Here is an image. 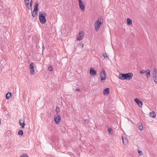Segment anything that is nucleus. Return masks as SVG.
I'll use <instances>...</instances> for the list:
<instances>
[{
    "label": "nucleus",
    "instance_id": "obj_18",
    "mask_svg": "<svg viewBox=\"0 0 157 157\" xmlns=\"http://www.w3.org/2000/svg\"><path fill=\"white\" fill-rule=\"evenodd\" d=\"M22 119H20L19 120V123L21 126L22 128H24V126L25 125V124L24 123V122H23L22 123L21 122V121H22Z\"/></svg>",
    "mask_w": 157,
    "mask_h": 157
},
{
    "label": "nucleus",
    "instance_id": "obj_34",
    "mask_svg": "<svg viewBox=\"0 0 157 157\" xmlns=\"http://www.w3.org/2000/svg\"><path fill=\"white\" fill-rule=\"evenodd\" d=\"M76 90L77 91H79L80 90V89H76V90Z\"/></svg>",
    "mask_w": 157,
    "mask_h": 157
},
{
    "label": "nucleus",
    "instance_id": "obj_15",
    "mask_svg": "<svg viewBox=\"0 0 157 157\" xmlns=\"http://www.w3.org/2000/svg\"><path fill=\"white\" fill-rule=\"evenodd\" d=\"M109 88H107L104 90L103 94L105 95H107L109 94Z\"/></svg>",
    "mask_w": 157,
    "mask_h": 157
},
{
    "label": "nucleus",
    "instance_id": "obj_13",
    "mask_svg": "<svg viewBox=\"0 0 157 157\" xmlns=\"http://www.w3.org/2000/svg\"><path fill=\"white\" fill-rule=\"evenodd\" d=\"M138 128L140 130H142L143 129V125L140 122L138 123L137 124Z\"/></svg>",
    "mask_w": 157,
    "mask_h": 157
},
{
    "label": "nucleus",
    "instance_id": "obj_20",
    "mask_svg": "<svg viewBox=\"0 0 157 157\" xmlns=\"http://www.w3.org/2000/svg\"><path fill=\"white\" fill-rule=\"evenodd\" d=\"M6 134L8 137H9L11 135V131L8 130L6 133Z\"/></svg>",
    "mask_w": 157,
    "mask_h": 157
},
{
    "label": "nucleus",
    "instance_id": "obj_27",
    "mask_svg": "<svg viewBox=\"0 0 157 157\" xmlns=\"http://www.w3.org/2000/svg\"><path fill=\"white\" fill-rule=\"evenodd\" d=\"M103 56L104 57V58H106L109 59L108 56H107V54L106 53L103 54Z\"/></svg>",
    "mask_w": 157,
    "mask_h": 157
},
{
    "label": "nucleus",
    "instance_id": "obj_33",
    "mask_svg": "<svg viewBox=\"0 0 157 157\" xmlns=\"http://www.w3.org/2000/svg\"><path fill=\"white\" fill-rule=\"evenodd\" d=\"M85 122L86 123H87L88 122V120H85Z\"/></svg>",
    "mask_w": 157,
    "mask_h": 157
},
{
    "label": "nucleus",
    "instance_id": "obj_6",
    "mask_svg": "<svg viewBox=\"0 0 157 157\" xmlns=\"http://www.w3.org/2000/svg\"><path fill=\"white\" fill-rule=\"evenodd\" d=\"M54 119L55 123L56 124H58L61 120V117L58 114L54 115Z\"/></svg>",
    "mask_w": 157,
    "mask_h": 157
},
{
    "label": "nucleus",
    "instance_id": "obj_12",
    "mask_svg": "<svg viewBox=\"0 0 157 157\" xmlns=\"http://www.w3.org/2000/svg\"><path fill=\"white\" fill-rule=\"evenodd\" d=\"M90 74L91 75H96V72L92 68H91L90 70Z\"/></svg>",
    "mask_w": 157,
    "mask_h": 157
},
{
    "label": "nucleus",
    "instance_id": "obj_23",
    "mask_svg": "<svg viewBox=\"0 0 157 157\" xmlns=\"http://www.w3.org/2000/svg\"><path fill=\"white\" fill-rule=\"evenodd\" d=\"M108 131L109 134L110 135H111L113 133V131L112 129L110 128H108Z\"/></svg>",
    "mask_w": 157,
    "mask_h": 157
},
{
    "label": "nucleus",
    "instance_id": "obj_31",
    "mask_svg": "<svg viewBox=\"0 0 157 157\" xmlns=\"http://www.w3.org/2000/svg\"><path fill=\"white\" fill-rule=\"evenodd\" d=\"M48 70L50 71H52V67H49L48 68Z\"/></svg>",
    "mask_w": 157,
    "mask_h": 157
},
{
    "label": "nucleus",
    "instance_id": "obj_9",
    "mask_svg": "<svg viewBox=\"0 0 157 157\" xmlns=\"http://www.w3.org/2000/svg\"><path fill=\"white\" fill-rule=\"evenodd\" d=\"M29 68L30 69V73L32 75L34 74V64L33 63H31L29 65Z\"/></svg>",
    "mask_w": 157,
    "mask_h": 157
},
{
    "label": "nucleus",
    "instance_id": "obj_16",
    "mask_svg": "<svg viewBox=\"0 0 157 157\" xmlns=\"http://www.w3.org/2000/svg\"><path fill=\"white\" fill-rule=\"evenodd\" d=\"M122 139L123 142L125 145H127L128 144V140L126 139H124L123 136H122Z\"/></svg>",
    "mask_w": 157,
    "mask_h": 157
},
{
    "label": "nucleus",
    "instance_id": "obj_7",
    "mask_svg": "<svg viewBox=\"0 0 157 157\" xmlns=\"http://www.w3.org/2000/svg\"><path fill=\"white\" fill-rule=\"evenodd\" d=\"M100 78L101 80V82L102 83L103 82L102 81L105 80L106 78V75L105 74L104 71L103 70L101 71L100 73Z\"/></svg>",
    "mask_w": 157,
    "mask_h": 157
},
{
    "label": "nucleus",
    "instance_id": "obj_5",
    "mask_svg": "<svg viewBox=\"0 0 157 157\" xmlns=\"http://www.w3.org/2000/svg\"><path fill=\"white\" fill-rule=\"evenodd\" d=\"M38 7V4L37 2H36L35 4V6L33 9V12L32 13V16L33 17H35L37 15Z\"/></svg>",
    "mask_w": 157,
    "mask_h": 157
},
{
    "label": "nucleus",
    "instance_id": "obj_36",
    "mask_svg": "<svg viewBox=\"0 0 157 157\" xmlns=\"http://www.w3.org/2000/svg\"><path fill=\"white\" fill-rule=\"evenodd\" d=\"M1 124V120H0V124Z\"/></svg>",
    "mask_w": 157,
    "mask_h": 157
},
{
    "label": "nucleus",
    "instance_id": "obj_28",
    "mask_svg": "<svg viewBox=\"0 0 157 157\" xmlns=\"http://www.w3.org/2000/svg\"><path fill=\"white\" fill-rule=\"evenodd\" d=\"M20 157H29L26 154H22Z\"/></svg>",
    "mask_w": 157,
    "mask_h": 157
},
{
    "label": "nucleus",
    "instance_id": "obj_25",
    "mask_svg": "<svg viewBox=\"0 0 157 157\" xmlns=\"http://www.w3.org/2000/svg\"><path fill=\"white\" fill-rule=\"evenodd\" d=\"M23 131L22 130H20L18 132V134L22 136L23 135Z\"/></svg>",
    "mask_w": 157,
    "mask_h": 157
},
{
    "label": "nucleus",
    "instance_id": "obj_24",
    "mask_svg": "<svg viewBox=\"0 0 157 157\" xmlns=\"http://www.w3.org/2000/svg\"><path fill=\"white\" fill-rule=\"evenodd\" d=\"M153 80L154 82L157 84V76L153 77Z\"/></svg>",
    "mask_w": 157,
    "mask_h": 157
},
{
    "label": "nucleus",
    "instance_id": "obj_35",
    "mask_svg": "<svg viewBox=\"0 0 157 157\" xmlns=\"http://www.w3.org/2000/svg\"><path fill=\"white\" fill-rule=\"evenodd\" d=\"M43 47V48H44V46H43V47Z\"/></svg>",
    "mask_w": 157,
    "mask_h": 157
},
{
    "label": "nucleus",
    "instance_id": "obj_2",
    "mask_svg": "<svg viewBox=\"0 0 157 157\" xmlns=\"http://www.w3.org/2000/svg\"><path fill=\"white\" fill-rule=\"evenodd\" d=\"M103 18L102 16H101L98 18V20L95 21L94 24L95 30L98 31L100 26L103 23Z\"/></svg>",
    "mask_w": 157,
    "mask_h": 157
},
{
    "label": "nucleus",
    "instance_id": "obj_19",
    "mask_svg": "<svg viewBox=\"0 0 157 157\" xmlns=\"http://www.w3.org/2000/svg\"><path fill=\"white\" fill-rule=\"evenodd\" d=\"M149 116L153 118L155 117L156 116L155 113L154 111L151 112L149 114Z\"/></svg>",
    "mask_w": 157,
    "mask_h": 157
},
{
    "label": "nucleus",
    "instance_id": "obj_4",
    "mask_svg": "<svg viewBox=\"0 0 157 157\" xmlns=\"http://www.w3.org/2000/svg\"><path fill=\"white\" fill-rule=\"evenodd\" d=\"M26 6L29 9L32 10V0H24Z\"/></svg>",
    "mask_w": 157,
    "mask_h": 157
},
{
    "label": "nucleus",
    "instance_id": "obj_30",
    "mask_svg": "<svg viewBox=\"0 0 157 157\" xmlns=\"http://www.w3.org/2000/svg\"><path fill=\"white\" fill-rule=\"evenodd\" d=\"M79 46L80 47H81L82 48L83 47V44L82 43H80L79 44Z\"/></svg>",
    "mask_w": 157,
    "mask_h": 157
},
{
    "label": "nucleus",
    "instance_id": "obj_26",
    "mask_svg": "<svg viewBox=\"0 0 157 157\" xmlns=\"http://www.w3.org/2000/svg\"><path fill=\"white\" fill-rule=\"evenodd\" d=\"M56 111L57 113H58L60 111V109H59V108L57 106L56 107Z\"/></svg>",
    "mask_w": 157,
    "mask_h": 157
},
{
    "label": "nucleus",
    "instance_id": "obj_14",
    "mask_svg": "<svg viewBox=\"0 0 157 157\" xmlns=\"http://www.w3.org/2000/svg\"><path fill=\"white\" fill-rule=\"evenodd\" d=\"M145 75L148 78H149L150 76V71L148 69L147 70L145 71V73H144Z\"/></svg>",
    "mask_w": 157,
    "mask_h": 157
},
{
    "label": "nucleus",
    "instance_id": "obj_1",
    "mask_svg": "<svg viewBox=\"0 0 157 157\" xmlns=\"http://www.w3.org/2000/svg\"><path fill=\"white\" fill-rule=\"evenodd\" d=\"M133 74L131 73H128L126 74H120L118 78L121 80L131 79L133 76Z\"/></svg>",
    "mask_w": 157,
    "mask_h": 157
},
{
    "label": "nucleus",
    "instance_id": "obj_3",
    "mask_svg": "<svg viewBox=\"0 0 157 157\" xmlns=\"http://www.w3.org/2000/svg\"><path fill=\"white\" fill-rule=\"evenodd\" d=\"M46 13L45 12L42 11L39 13V18L40 22L42 24L45 23L46 22L45 18Z\"/></svg>",
    "mask_w": 157,
    "mask_h": 157
},
{
    "label": "nucleus",
    "instance_id": "obj_21",
    "mask_svg": "<svg viewBox=\"0 0 157 157\" xmlns=\"http://www.w3.org/2000/svg\"><path fill=\"white\" fill-rule=\"evenodd\" d=\"M11 96V94L10 92H8L6 94V99H8Z\"/></svg>",
    "mask_w": 157,
    "mask_h": 157
},
{
    "label": "nucleus",
    "instance_id": "obj_10",
    "mask_svg": "<svg viewBox=\"0 0 157 157\" xmlns=\"http://www.w3.org/2000/svg\"><path fill=\"white\" fill-rule=\"evenodd\" d=\"M79 5L80 9L82 11H83L85 9L84 4L81 0H78Z\"/></svg>",
    "mask_w": 157,
    "mask_h": 157
},
{
    "label": "nucleus",
    "instance_id": "obj_29",
    "mask_svg": "<svg viewBox=\"0 0 157 157\" xmlns=\"http://www.w3.org/2000/svg\"><path fill=\"white\" fill-rule=\"evenodd\" d=\"M137 151L139 153V154L140 155H143V153L142 151H140L139 149H137Z\"/></svg>",
    "mask_w": 157,
    "mask_h": 157
},
{
    "label": "nucleus",
    "instance_id": "obj_22",
    "mask_svg": "<svg viewBox=\"0 0 157 157\" xmlns=\"http://www.w3.org/2000/svg\"><path fill=\"white\" fill-rule=\"evenodd\" d=\"M127 23L128 25H131L132 23V21L130 19L128 18L127 20Z\"/></svg>",
    "mask_w": 157,
    "mask_h": 157
},
{
    "label": "nucleus",
    "instance_id": "obj_32",
    "mask_svg": "<svg viewBox=\"0 0 157 157\" xmlns=\"http://www.w3.org/2000/svg\"><path fill=\"white\" fill-rule=\"evenodd\" d=\"M145 71L144 70H141L140 71V73L142 74L144 73H145Z\"/></svg>",
    "mask_w": 157,
    "mask_h": 157
},
{
    "label": "nucleus",
    "instance_id": "obj_17",
    "mask_svg": "<svg viewBox=\"0 0 157 157\" xmlns=\"http://www.w3.org/2000/svg\"><path fill=\"white\" fill-rule=\"evenodd\" d=\"M153 77L157 76V70L154 68L153 73Z\"/></svg>",
    "mask_w": 157,
    "mask_h": 157
},
{
    "label": "nucleus",
    "instance_id": "obj_8",
    "mask_svg": "<svg viewBox=\"0 0 157 157\" xmlns=\"http://www.w3.org/2000/svg\"><path fill=\"white\" fill-rule=\"evenodd\" d=\"M84 36V33L83 32H80L79 34V35L77 37V40H81L83 38Z\"/></svg>",
    "mask_w": 157,
    "mask_h": 157
},
{
    "label": "nucleus",
    "instance_id": "obj_11",
    "mask_svg": "<svg viewBox=\"0 0 157 157\" xmlns=\"http://www.w3.org/2000/svg\"><path fill=\"white\" fill-rule=\"evenodd\" d=\"M135 101L139 107H141L143 105V102L140 101L138 98L135 99Z\"/></svg>",
    "mask_w": 157,
    "mask_h": 157
}]
</instances>
